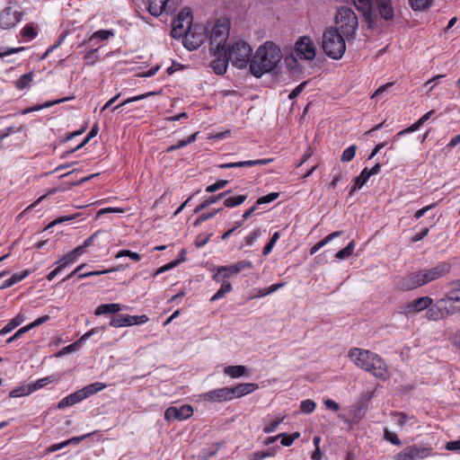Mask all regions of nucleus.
<instances>
[{"label":"nucleus","instance_id":"f257e3e1","mask_svg":"<svg viewBox=\"0 0 460 460\" xmlns=\"http://www.w3.org/2000/svg\"><path fill=\"white\" fill-rule=\"evenodd\" d=\"M282 58L280 49L272 41L261 45L250 62V72L256 78L273 71Z\"/></svg>","mask_w":460,"mask_h":460},{"label":"nucleus","instance_id":"f03ea898","mask_svg":"<svg viewBox=\"0 0 460 460\" xmlns=\"http://www.w3.org/2000/svg\"><path fill=\"white\" fill-rule=\"evenodd\" d=\"M349 358L360 368L371 373L374 376L385 380L389 377L385 361L377 354L358 348L349 351Z\"/></svg>","mask_w":460,"mask_h":460},{"label":"nucleus","instance_id":"7ed1b4c3","mask_svg":"<svg viewBox=\"0 0 460 460\" xmlns=\"http://www.w3.org/2000/svg\"><path fill=\"white\" fill-rule=\"evenodd\" d=\"M345 36L337 28L328 27L323 31L322 48L329 58L341 59L346 50Z\"/></svg>","mask_w":460,"mask_h":460},{"label":"nucleus","instance_id":"20e7f679","mask_svg":"<svg viewBox=\"0 0 460 460\" xmlns=\"http://www.w3.org/2000/svg\"><path fill=\"white\" fill-rule=\"evenodd\" d=\"M338 30L348 40L356 38L358 27V20L353 10L348 6H341L338 9L335 17Z\"/></svg>","mask_w":460,"mask_h":460},{"label":"nucleus","instance_id":"39448f33","mask_svg":"<svg viewBox=\"0 0 460 460\" xmlns=\"http://www.w3.org/2000/svg\"><path fill=\"white\" fill-rule=\"evenodd\" d=\"M229 23L226 21L217 20L212 27L208 38L209 40V52L212 56H217L224 52L226 43L229 37Z\"/></svg>","mask_w":460,"mask_h":460},{"label":"nucleus","instance_id":"423d86ee","mask_svg":"<svg viewBox=\"0 0 460 460\" xmlns=\"http://www.w3.org/2000/svg\"><path fill=\"white\" fill-rule=\"evenodd\" d=\"M224 52L227 55V58H229L232 65L238 69L246 68L252 58L251 46L243 40L236 41Z\"/></svg>","mask_w":460,"mask_h":460},{"label":"nucleus","instance_id":"0eeeda50","mask_svg":"<svg viewBox=\"0 0 460 460\" xmlns=\"http://www.w3.org/2000/svg\"><path fill=\"white\" fill-rule=\"evenodd\" d=\"M184 47L192 51L198 49L208 39L207 28L203 25L191 26L183 34Z\"/></svg>","mask_w":460,"mask_h":460},{"label":"nucleus","instance_id":"6e6552de","mask_svg":"<svg viewBox=\"0 0 460 460\" xmlns=\"http://www.w3.org/2000/svg\"><path fill=\"white\" fill-rule=\"evenodd\" d=\"M192 21L193 16L191 9L184 7L173 20L171 36L174 39L181 38L186 32V30H189L193 26Z\"/></svg>","mask_w":460,"mask_h":460},{"label":"nucleus","instance_id":"1a4fd4ad","mask_svg":"<svg viewBox=\"0 0 460 460\" xmlns=\"http://www.w3.org/2000/svg\"><path fill=\"white\" fill-rule=\"evenodd\" d=\"M373 12L377 18L376 31L382 27V21L392 22L395 16V11L392 0H373Z\"/></svg>","mask_w":460,"mask_h":460},{"label":"nucleus","instance_id":"9d476101","mask_svg":"<svg viewBox=\"0 0 460 460\" xmlns=\"http://www.w3.org/2000/svg\"><path fill=\"white\" fill-rule=\"evenodd\" d=\"M352 3L361 13L363 22L367 23V28L376 31L377 18L376 13L373 12V0H352Z\"/></svg>","mask_w":460,"mask_h":460},{"label":"nucleus","instance_id":"9b49d317","mask_svg":"<svg viewBox=\"0 0 460 460\" xmlns=\"http://www.w3.org/2000/svg\"><path fill=\"white\" fill-rule=\"evenodd\" d=\"M22 19V13L12 7H5L0 13V27L9 30L14 27Z\"/></svg>","mask_w":460,"mask_h":460},{"label":"nucleus","instance_id":"f8f14e48","mask_svg":"<svg viewBox=\"0 0 460 460\" xmlns=\"http://www.w3.org/2000/svg\"><path fill=\"white\" fill-rule=\"evenodd\" d=\"M192 414L193 408L189 404L181 407L170 406L164 412V419L167 421L184 420L191 417Z\"/></svg>","mask_w":460,"mask_h":460},{"label":"nucleus","instance_id":"ddd939ff","mask_svg":"<svg viewBox=\"0 0 460 460\" xmlns=\"http://www.w3.org/2000/svg\"><path fill=\"white\" fill-rule=\"evenodd\" d=\"M427 284L422 270L410 274L398 282V288L403 291L415 289Z\"/></svg>","mask_w":460,"mask_h":460},{"label":"nucleus","instance_id":"4468645a","mask_svg":"<svg viewBox=\"0 0 460 460\" xmlns=\"http://www.w3.org/2000/svg\"><path fill=\"white\" fill-rule=\"evenodd\" d=\"M427 284L422 270L410 274L398 282V288L403 291L415 289Z\"/></svg>","mask_w":460,"mask_h":460},{"label":"nucleus","instance_id":"2eb2a0df","mask_svg":"<svg viewBox=\"0 0 460 460\" xmlns=\"http://www.w3.org/2000/svg\"><path fill=\"white\" fill-rule=\"evenodd\" d=\"M427 284L422 270L410 274L398 282V288L403 291L415 289Z\"/></svg>","mask_w":460,"mask_h":460},{"label":"nucleus","instance_id":"dca6fc26","mask_svg":"<svg viewBox=\"0 0 460 460\" xmlns=\"http://www.w3.org/2000/svg\"><path fill=\"white\" fill-rule=\"evenodd\" d=\"M295 49L297 55L303 56L305 60H313L315 58V48L307 36L300 37L296 42Z\"/></svg>","mask_w":460,"mask_h":460},{"label":"nucleus","instance_id":"f3484780","mask_svg":"<svg viewBox=\"0 0 460 460\" xmlns=\"http://www.w3.org/2000/svg\"><path fill=\"white\" fill-rule=\"evenodd\" d=\"M439 300L448 316L460 312V296L456 295V291H447Z\"/></svg>","mask_w":460,"mask_h":460},{"label":"nucleus","instance_id":"a211bd4d","mask_svg":"<svg viewBox=\"0 0 460 460\" xmlns=\"http://www.w3.org/2000/svg\"><path fill=\"white\" fill-rule=\"evenodd\" d=\"M451 266L447 262H441L436 267L427 270H422L424 273L425 281L427 283L438 279L450 271Z\"/></svg>","mask_w":460,"mask_h":460},{"label":"nucleus","instance_id":"6ab92c4d","mask_svg":"<svg viewBox=\"0 0 460 460\" xmlns=\"http://www.w3.org/2000/svg\"><path fill=\"white\" fill-rule=\"evenodd\" d=\"M258 385L254 383H242L234 387H228L229 399L231 401L234 398L247 395L258 389Z\"/></svg>","mask_w":460,"mask_h":460},{"label":"nucleus","instance_id":"aec40b11","mask_svg":"<svg viewBox=\"0 0 460 460\" xmlns=\"http://www.w3.org/2000/svg\"><path fill=\"white\" fill-rule=\"evenodd\" d=\"M252 267L251 261L242 260L232 265L221 266V271H224V277L228 279L232 275H237L243 270L252 269Z\"/></svg>","mask_w":460,"mask_h":460},{"label":"nucleus","instance_id":"412c9836","mask_svg":"<svg viewBox=\"0 0 460 460\" xmlns=\"http://www.w3.org/2000/svg\"><path fill=\"white\" fill-rule=\"evenodd\" d=\"M426 317L429 321H438L445 319L448 317V315L443 307L442 303L438 299L434 305L432 304L429 308H427Z\"/></svg>","mask_w":460,"mask_h":460},{"label":"nucleus","instance_id":"4be33fe9","mask_svg":"<svg viewBox=\"0 0 460 460\" xmlns=\"http://www.w3.org/2000/svg\"><path fill=\"white\" fill-rule=\"evenodd\" d=\"M204 400L207 402H223L230 401L228 387H222L211 390L204 394Z\"/></svg>","mask_w":460,"mask_h":460},{"label":"nucleus","instance_id":"5701e85b","mask_svg":"<svg viewBox=\"0 0 460 460\" xmlns=\"http://www.w3.org/2000/svg\"><path fill=\"white\" fill-rule=\"evenodd\" d=\"M216 57L217 58L211 62V67L215 74L223 75L226 73L229 58H227L226 52H224V58H221V53Z\"/></svg>","mask_w":460,"mask_h":460},{"label":"nucleus","instance_id":"b1692460","mask_svg":"<svg viewBox=\"0 0 460 460\" xmlns=\"http://www.w3.org/2000/svg\"><path fill=\"white\" fill-rule=\"evenodd\" d=\"M169 0H148V12L155 17L160 16L166 11Z\"/></svg>","mask_w":460,"mask_h":460},{"label":"nucleus","instance_id":"393cba45","mask_svg":"<svg viewBox=\"0 0 460 460\" xmlns=\"http://www.w3.org/2000/svg\"><path fill=\"white\" fill-rule=\"evenodd\" d=\"M104 388H106V385L104 383L95 382L83 387L79 391L81 393L83 399H86L89 396L93 395L96 393L103 390Z\"/></svg>","mask_w":460,"mask_h":460},{"label":"nucleus","instance_id":"a878e982","mask_svg":"<svg viewBox=\"0 0 460 460\" xmlns=\"http://www.w3.org/2000/svg\"><path fill=\"white\" fill-rule=\"evenodd\" d=\"M83 397L81 395V393L79 390L76 392L70 394L69 395L66 396L65 398L61 399L58 403V409H63L67 406H72L81 401H83Z\"/></svg>","mask_w":460,"mask_h":460},{"label":"nucleus","instance_id":"bb28decb","mask_svg":"<svg viewBox=\"0 0 460 460\" xmlns=\"http://www.w3.org/2000/svg\"><path fill=\"white\" fill-rule=\"evenodd\" d=\"M369 178L368 168L366 167L362 170L360 174L354 179V183L350 188L349 195H352L356 190L361 189Z\"/></svg>","mask_w":460,"mask_h":460},{"label":"nucleus","instance_id":"cd10ccee","mask_svg":"<svg viewBox=\"0 0 460 460\" xmlns=\"http://www.w3.org/2000/svg\"><path fill=\"white\" fill-rule=\"evenodd\" d=\"M224 374L232 378H238L247 375V368L242 365L227 366L224 368Z\"/></svg>","mask_w":460,"mask_h":460},{"label":"nucleus","instance_id":"c85d7f7f","mask_svg":"<svg viewBox=\"0 0 460 460\" xmlns=\"http://www.w3.org/2000/svg\"><path fill=\"white\" fill-rule=\"evenodd\" d=\"M121 310V305L119 304H102L100 305L96 309L94 314L96 315L105 314H117Z\"/></svg>","mask_w":460,"mask_h":460},{"label":"nucleus","instance_id":"c756f323","mask_svg":"<svg viewBox=\"0 0 460 460\" xmlns=\"http://www.w3.org/2000/svg\"><path fill=\"white\" fill-rule=\"evenodd\" d=\"M59 379V376H57V375H52V376H46V377H43V378H40V379H38L37 381L30 384V388L31 390V393L46 386L47 385L52 383V382H57L58 381Z\"/></svg>","mask_w":460,"mask_h":460},{"label":"nucleus","instance_id":"7c9ffc66","mask_svg":"<svg viewBox=\"0 0 460 460\" xmlns=\"http://www.w3.org/2000/svg\"><path fill=\"white\" fill-rule=\"evenodd\" d=\"M430 448L429 447H418L416 446L409 447V452L411 455V460H419L427 457L430 454Z\"/></svg>","mask_w":460,"mask_h":460},{"label":"nucleus","instance_id":"2f4dec72","mask_svg":"<svg viewBox=\"0 0 460 460\" xmlns=\"http://www.w3.org/2000/svg\"><path fill=\"white\" fill-rule=\"evenodd\" d=\"M411 304L415 313H419L429 308L433 304V299L429 296H422L413 300Z\"/></svg>","mask_w":460,"mask_h":460},{"label":"nucleus","instance_id":"473e14b6","mask_svg":"<svg viewBox=\"0 0 460 460\" xmlns=\"http://www.w3.org/2000/svg\"><path fill=\"white\" fill-rule=\"evenodd\" d=\"M25 321V316L22 314H18L14 318H13L4 327L0 330V336L5 335L17 326H19L22 323Z\"/></svg>","mask_w":460,"mask_h":460},{"label":"nucleus","instance_id":"72a5a7b5","mask_svg":"<svg viewBox=\"0 0 460 460\" xmlns=\"http://www.w3.org/2000/svg\"><path fill=\"white\" fill-rule=\"evenodd\" d=\"M73 98L74 97H66V98H62V99L55 100V101H52V102H45L43 104H40V105H35V106L30 107V108L24 110L22 111V113L23 114H27V113H30V112H32V111H40L42 109L51 107V106H53L55 104H58V103H60V102H64L72 100Z\"/></svg>","mask_w":460,"mask_h":460},{"label":"nucleus","instance_id":"f704fd0d","mask_svg":"<svg viewBox=\"0 0 460 460\" xmlns=\"http://www.w3.org/2000/svg\"><path fill=\"white\" fill-rule=\"evenodd\" d=\"M247 199V195H236L232 197H226L224 199V205L226 208H235L243 204Z\"/></svg>","mask_w":460,"mask_h":460},{"label":"nucleus","instance_id":"c9c22d12","mask_svg":"<svg viewBox=\"0 0 460 460\" xmlns=\"http://www.w3.org/2000/svg\"><path fill=\"white\" fill-rule=\"evenodd\" d=\"M109 325L114 328L130 326L128 314H119L111 318Z\"/></svg>","mask_w":460,"mask_h":460},{"label":"nucleus","instance_id":"e433bc0d","mask_svg":"<svg viewBox=\"0 0 460 460\" xmlns=\"http://www.w3.org/2000/svg\"><path fill=\"white\" fill-rule=\"evenodd\" d=\"M198 134H199V132H196V133L192 134L191 136H190L189 137H187L186 139L180 140L176 145L170 146L169 147H167L166 153H172L177 149L182 148V147L193 143L196 140Z\"/></svg>","mask_w":460,"mask_h":460},{"label":"nucleus","instance_id":"4c0bfd02","mask_svg":"<svg viewBox=\"0 0 460 460\" xmlns=\"http://www.w3.org/2000/svg\"><path fill=\"white\" fill-rule=\"evenodd\" d=\"M411 8L413 11H424L429 9L432 4L433 0H408Z\"/></svg>","mask_w":460,"mask_h":460},{"label":"nucleus","instance_id":"58836bf2","mask_svg":"<svg viewBox=\"0 0 460 460\" xmlns=\"http://www.w3.org/2000/svg\"><path fill=\"white\" fill-rule=\"evenodd\" d=\"M232 285L229 281H223L220 288L216 292V294L210 298V302H215L223 298L227 293L232 290Z\"/></svg>","mask_w":460,"mask_h":460},{"label":"nucleus","instance_id":"ea45409f","mask_svg":"<svg viewBox=\"0 0 460 460\" xmlns=\"http://www.w3.org/2000/svg\"><path fill=\"white\" fill-rule=\"evenodd\" d=\"M32 79H33V72L26 73V74L21 75L15 81V87L19 90H23L29 86V84H31Z\"/></svg>","mask_w":460,"mask_h":460},{"label":"nucleus","instance_id":"a19ab883","mask_svg":"<svg viewBox=\"0 0 460 460\" xmlns=\"http://www.w3.org/2000/svg\"><path fill=\"white\" fill-rule=\"evenodd\" d=\"M113 35L114 32L111 30H99L90 37L89 41L93 42L97 40H108L110 37H112Z\"/></svg>","mask_w":460,"mask_h":460},{"label":"nucleus","instance_id":"79ce46f5","mask_svg":"<svg viewBox=\"0 0 460 460\" xmlns=\"http://www.w3.org/2000/svg\"><path fill=\"white\" fill-rule=\"evenodd\" d=\"M279 438H281L280 444L284 447H289L293 442L300 437L299 432H294L290 435L287 433H280L278 435Z\"/></svg>","mask_w":460,"mask_h":460},{"label":"nucleus","instance_id":"37998d69","mask_svg":"<svg viewBox=\"0 0 460 460\" xmlns=\"http://www.w3.org/2000/svg\"><path fill=\"white\" fill-rule=\"evenodd\" d=\"M354 249H355V242L351 241L349 243V244L345 248L339 251L336 253L335 257L338 260H345V259L349 258L353 253Z\"/></svg>","mask_w":460,"mask_h":460},{"label":"nucleus","instance_id":"c03bdc74","mask_svg":"<svg viewBox=\"0 0 460 460\" xmlns=\"http://www.w3.org/2000/svg\"><path fill=\"white\" fill-rule=\"evenodd\" d=\"M30 394H31V390L30 388V385H22V386H19V387H16L14 389H13L9 393V397L16 398V397H20V396H25V395H28Z\"/></svg>","mask_w":460,"mask_h":460},{"label":"nucleus","instance_id":"a18cd8bd","mask_svg":"<svg viewBox=\"0 0 460 460\" xmlns=\"http://www.w3.org/2000/svg\"><path fill=\"white\" fill-rule=\"evenodd\" d=\"M357 146L355 145H352L349 147H347L341 155V162H350L356 155Z\"/></svg>","mask_w":460,"mask_h":460},{"label":"nucleus","instance_id":"49530a36","mask_svg":"<svg viewBox=\"0 0 460 460\" xmlns=\"http://www.w3.org/2000/svg\"><path fill=\"white\" fill-rule=\"evenodd\" d=\"M21 34L23 38H26L28 40H32L37 36L38 32L35 30V28L32 26V24L28 23L23 27Z\"/></svg>","mask_w":460,"mask_h":460},{"label":"nucleus","instance_id":"de8ad7c7","mask_svg":"<svg viewBox=\"0 0 460 460\" xmlns=\"http://www.w3.org/2000/svg\"><path fill=\"white\" fill-rule=\"evenodd\" d=\"M315 407H316L315 402L310 399L302 401L300 403V411L306 414L313 412L314 411Z\"/></svg>","mask_w":460,"mask_h":460},{"label":"nucleus","instance_id":"09e8293b","mask_svg":"<svg viewBox=\"0 0 460 460\" xmlns=\"http://www.w3.org/2000/svg\"><path fill=\"white\" fill-rule=\"evenodd\" d=\"M279 192H270L265 196L260 197L256 200V205L260 206V205L270 203V202L274 201L275 199H277L279 198Z\"/></svg>","mask_w":460,"mask_h":460},{"label":"nucleus","instance_id":"8fccbe9b","mask_svg":"<svg viewBox=\"0 0 460 460\" xmlns=\"http://www.w3.org/2000/svg\"><path fill=\"white\" fill-rule=\"evenodd\" d=\"M102 235H108V232L105 230H98L95 233H93L91 236H89L87 239L84 240L83 243V247L85 249L89 246H91L96 238Z\"/></svg>","mask_w":460,"mask_h":460},{"label":"nucleus","instance_id":"3c124183","mask_svg":"<svg viewBox=\"0 0 460 460\" xmlns=\"http://www.w3.org/2000/svg\"><path fill=\"white\" fill-rule=\"evenodd\" d=\"M75 257L73 256V254H71V252L66 253L65 255L62 256V258L55 262L56 264L57 263H59V267H61L62 270L66 269L69 264L73 263L75 261Z\"/></svg>","mask_w":460,"mask_h":460},{"label":"nucleus","instance_id":"603ef678","mask_svg":"<svg viewBox=\"0 0 460 460\" xmlns=\"http://www.w3.org/2000/svg\"><path fill=\"white\" fill-rule=\"evenodd\" d=\"M422 121L419 119L415 123H413L411 126L408 127L407 128L398 132L394 137V139H397L399 138L401 136L404 135V134H407V133H411L415 130H417L421 125H422Z\"/></svg>","mask_w":460,"mask_h":460},{"label":"nucleus","instance_id":"864d4df0","mask_svg":"<svg viewBox=\"0 0 460 460\" xmlns=\"http://www.w3.org/2000/svg\"><path fill=\"white\" fill-rule=\"evenodd\" d=\"M422 121L419 119L415 123H413L411 126L408 127L407 128L398 132L394 137V139H397L399 138L401 136L404 135V134H407V133H411L415 130H417L421 125H422Z\"/></svg>","mask_w":460,"mask_h":460},{"label":"nucleus","instance_id":"5fc2aeb1","mask_svg":"<svg viewBox=\"0 0 460 460\" xmlns=\"http://www.w3.org/2000/svg\"><path fill=\"white\" fill-rule=\"evenodd\" d=\"M79 216L78 213L76 214H73V215H69V216H64V217H58L57 219L53 220L52 222H50L48 226L46 227V229H49L51 227H53L54 226L58 225V224H61V223H64V222H66V221H70L72 219H75L77 217Z\"/></svg>","mask_w":460,"mask_h":460},{"label":"nucleus","instance_id":"6e6d98bb","mask_svg":"<svg viewBox=\"0 0 460 460\" xmlns=\"http://www.w3.org/2000/svg\"><path fill=\"white\" fill-rule=\"evenodd\" d=\"M129 257L131 260L137 261L141 259V256L137 252H131L129 250H121L116 254V258Z\"/></svg>","mask_w":460,"mask_h":460},{"label":"nucleus","instance_id":"4d7b16f0","mask_svg":"<svg viewBox=\"0 0 460 460\" xmlns=\"http://www.w3.org/2000/svg\"><path fill=\"white\" fill-rule=\"evenodd\" d=\"M98 49H93L87 51L84 57L87 65H93L99 60V57L96 55Z\"/></svg>","mask_w":460,"mask_h":460},{"label":"nucleus","instance_id":"13d9d810","mask_svg":"<svg viewBox=\"0 0 460 460\" xmlns=\"http://www.w3.org/2000/svg\"><path fill=\"white\" fill-rule=\"evenodd\" d=\"M228 183L226 180H218L214 184H211L206 188V191L208 193L215 192L218 190L225 188Z\"/></svg>","mask_w":460,"mask_h":460},{"label":"nucleus","instance_id":"bf43d9fd","mask_svg":"<svg viewBox=\"0 0 460 460\" xmlns=\"http://www.w3.org/2000/svg\"><path fill=\"white\" fill-rule=\"evenodd\" d=\"M128 319H129L130 326L143 324V323H146V322H148V320H149L146 314H142V315H129L128 314Z\"/></svg>","mask_w":460,"mask_h":460},{"label":"nucleus","instance_id":"052dcab7","mask_svg":"<svg viewBox=\"0 0 460 460\" xmlns=\"http://www.w3.org/2000/svg\"><path fill=\"white\" fill-rule=\"evenodd\" d=\"M384 438L385 440L391 442L393 445L400 446L402 444L398 436L388 429H385Z\"/></svg>","mask_w":460,"mask_h":460},{"label":"nucleus","instance_id":"680f3d73","mask_svg":"<svg viewBox=\"0 0 460 460\" xmlns=\"http://www.w3.org/2000/svg\"><path fill=\"white\" fill-rule=\"evenodd\" d=\"M31 271L30 270H23L21 272L14 273L10 279L13 281V285L16 283L23 280L25 278H27Z\"/></svg>","mask_w":460,"mask_h":460},{"label":"nucleus","instance_id":"e2e57ef3","mask_svg":"<svg viewBox=\"0 0 460 460\" xmlns=\"http://www.w3.org/2000/svg\"><path fill=\"white\" fill-rule=\"evenodd\" d=\"M283 286H284V283H275V284L271 285L270 287H269L266 289H261L260 293H259V295L257 296H268V295L277 291L279 288H280Z\"/></svg>","mask_w":460,"mask_h":460},{"label":"nucleus","instance_id":"0e129e2a","mask_svg":"<svg viewBox=\"0 0 460 460\" xmlns=\"http://www.w3.org/2000/svg\"><path fill=\"white\" fill-rule=\"evenodd\" d=\"M274 161L273 158H265V159H257V160H248L245 161L246 167H251L254 165H266Z\"/></svg>","mask_w":460,"mask_h":460},{"label":"nucleus","instance_id":"69168bd1","mask_svg":"<svg viewBox=\"0 0 460 460\" xmlns=\"http://www.w3.org/2000/svg\"><path fill=\"white\" fill-rule=\"evenodd\" d=\"M282 421H283V418H279V419L272 420L271 422H270L268 425H266L263 428V432L267 433V434L274 432Z\"/></svg>","mask_w":460,"mask_h":460},{"label":"nucleus","instance_id":"338daca9","mask_svg":"<svg viewBox=\"0 0 460 460\" xmlns=\"http://www.w3.org/2000/svg\"><path fill=\"white\" fill-rule=\"evenodd\" d=\"M398 313L405 315H411L416 314L413 310L411 302L404 304L398 308Z\"/></svg>","mask_w":460,"mask_h":460},{"label":"nucleus","instance_id":"774afa93","mask_svg":"<svg viewBox=\"0 0 460 460\" xmlns=\"http://www.w3.org/2000/svg\"><path fill=\"white\" fill-rule=\"evenodd\" d=\"M409 450V447H405L403 450L399 452L394 456V460H411V455Z\"/></svg>","mask_w":460,"mask_h":460}]
</instances>
